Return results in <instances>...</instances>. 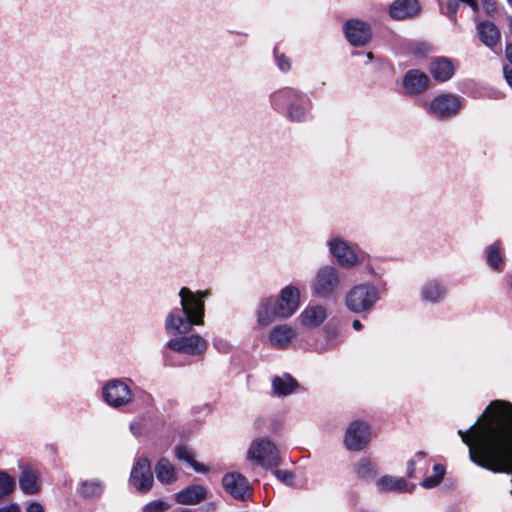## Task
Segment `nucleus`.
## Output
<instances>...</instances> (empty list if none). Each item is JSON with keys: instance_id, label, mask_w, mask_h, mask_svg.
Wrapping results in <instances>:
<instances>
[{"instance_id": "obj_1", "label": "nucleus", "mask_w": 512, "mask_h": 512, "mask_svg": "<svg viewBox=\"0 0 512 512\" xmlns=\"http://www.w3.org/2000/svg\"><path fill=\"white\" fill-rule=\"evenodd\" d=\"M458 435L473 463L493 472L512 473V403L492 401L468 431Z\"/></svg>"}, {"instance_id": "obj_2", "label": "nucleus", "mask_w": 512, "mask_h": 512, "mask_svg": "<svg viewBox=\"0 0 512 512\" xmlns=\"http://www.w3.org/2000/svg\"><path fill=\"white\" fill-rule=\"evenodd\" d=\"M208 291L193 292L187 287L179 291L181 309L174 308L165 318L164 327L168 335L188 334L193 326L204 324L205 302Z\"/></svg>"}, {"instance_id": "obj_3", "label": "nucleus", "mask_w": 512, "mask_h": 512, "mask_svg": "<svg viewBox=\"0 0 512 512\" xmlns=\"http://www.w3.org/2000/svg\"><path fill=\"white\" fill-rule=\"evenodd\" d=\"M270 101L274 107H286V116L293 122L304 121L310 109V100L305 94L292 88L275 91L271 94Z\"/></svg>"}, {"instance_id": "obj_4", "label": "nucleus", "mask_w": 512, "mask_h": 512, "mask_svg": "<svg viewBox=\"0 0 512 512\" xmlns=\"http://www.w3.org/2000/svg\"><path fill=\"white\" fill-rule=\"evenodd\" d=\"M378 291L368 284H359L351 288L345 296V305L354 313L370 311L378 300Z\"/></svg>"}, {"instance_id": "obj_5", "label": "nucleus", "mask_w": 512, "mask_h": 512, "mask_svg": "<svg viewBox=\"0 0 512 512\" xmlns=\"http://www.w3.org/2000/svg\"><path fill=\"white\" fill-rule=\"evenodd\" d=\"M340 284L341 277L338 269L326 265L317 271L312 290L316 296L326 299L337 293Z\"/></svg>"}, {"instance_id": "obj_6", "label": "nucleus", "mask_w": 512, "mask_h": 512, "mask_svg": "<svg viewBox=\"0 0 512 512\" xmlns=\"http://www.w3.org/2000/svg\"><path fill=\"white\" fill-rule=\"evenodd\" d=\"M248 459L264 468L276 467L280 464V450L271 441L261 438L253 441L248 450Z\"/></svg>"}, {"instance_id": "obj_7", "label": "nucleus", "mask_w": 512, "mask_h": 512, "mask_svg": "<svg viewBox=\"0 0 512 512\" xmlns=\"http://www.w3.org/2000/svg\"><path fill=\"white\" fill-rule=\"evenodd\" d=\"M175 338L166 343L172 351L189 356H201L208 349V342L199 334H177Z\"/></svg>"}, {"instance_id": "obj_8", "label": "nucleus", "mask_w": 512, "mask_h": 512, "mask_svg": "<svg viewBox=\"0 0 512 512\" xmlns=\"http://www.w3.org/2000/svg\"><path fill=\"white\" fill-rule=\"evenodd\" d=\"M104 401L113 408H121L132 402L133 394L124 381L120 379L109 380L102 388Z\"/></svg>"}, {"instance_id": "obj_9", "label": "nucleus", "mask_w": 512, "mask_h": 512, "mask_svg": "<svg viewBox=\"0 0 512 512\" xmlns=\"http://www.w3.org/2000/svg\"><path fill=\"white\" fill-rule=\"evenodd\" d=\"M330 253L338 264L344 268H352L363 261L364 255L357 252L343 239L335 237L328 242Z\"/></svg>"}, {"instance_id": "obj_10", "label": "nucleus", "mask_w": 512, "mask_h": 512, "mask_svg": "<svg viewBox=\"0 0 512 512\" xmlns=\"http://www.w3.org/2000/svg\"><path fill=\"white\" fill-rule=\"evenodd\" d=\"M371 438L370 427L367 423L355 420L346 430L344 444L350 451H360L367 446Z\"/></svg>"}, {"instance_id": "obj_11", "label": "nucleus", "mask_w": 512, "mask_h": 512, "mask_svg": "<svg viewBox=\"0 0 512 512\" xmlns=\"http://www.w3.org/2000/svg\"><path fill=\"white\" fill-rule=\"evenodd\" d=\"M460 108L461 99L459 96L441 94L431 101L428 112L439 119H446L455 116Z\"/></svg>"}, {"instance_id": "obj_12", "label": "nucleus", "mask_w": 512, "mask_h": 512, "mask_svg": "<svg viewBox=\"0 0 512 512\" xmlns=\"http://www.w3.org/2000/svg\"><path fill=\"white\" fill-rule=\"evenodd\" d=\"M154 479L151 471V463L145 458H139L134 464L131 475L130 483L139 492H147L151 489Z\"/></svg>"}, {"instance_id": "obj_13", "label": "nucleus", "mask_w": 512, "mask_h": 512, "mask_svg": "<svg viewBox=\"0 0 512 512\" xmlns=\"http://www.w3.org/2000/svg\"><path fill=\"white\" fill-rule=\"evenodd\" d=\"M275 301L278 307L279 317L282 319L289 318L299 308L300 291L296 286L287 285L280 291Z\"/></svg>"}, {"instance_id": "obj_14", "label": "nucleus", "mask_w": 512, "mask_h": 512, "mask_svg": "<svg viewBox=\"0 0 512 512\" xmlns=\"http://www.w3.org/2000/svg\"><path fill=\"white\" fill-rule=\"evenodd\" d=\"M344 32L348 42L353 46H364L372 37L370 25L359 19L348 20L344 24Z\"/></svg>"}, {"instance_id": "obj_15", "label": "nucleus", "mask_w": 512, "mask_h": 512, "mask_svg": "<svg viewBox=\"0 0 512 512\" xmlns=\"http://www.w3.org/2000/svg\"><path fill=\"white\" fill-rule=\"evenodd\" d=\"M224 489L234 498L244 500L251 495L248 480L239 473H229L222 480Z\"/></svg>"}, {"instance_id": "obj_16", "label": "nucleus", "mask_w": 512, "mask_h": 512, "mask_svg": "<svg viewBox=\"0 0 512 512\" xmlns=\"http://www.w3.org/2000/svg\"><path fill=\"white\" fill-rule=\"evenodd\" d=\"M296 329L287 324L275 326L268 335L269 344L275 349H286L296 337Z\"/></svg>"}, {"instance_id": "obj_17", "label": "nucleus", "mask_w": 512, "mask_h": 512, "mask_svg": "<svg viewBox=\"0 0 512 512\" xmlns=\"http://www.w3.org/2000/svg\"><path fill=\"white\" fill-rule=\"evenodd\" d=\"M327 318V310L322 305H308L298 316V321L305 328L319 327Z\"/></svg>"}, {"instance_id": "obj_18", "label": "nucleus", "mask_w": 512, "mask_h": 512, "mask_svg": "<svg viewBox=\"0 0 512 512\" xmlns=\"http://www.w3.org/2000/svg\"><path fill=\"white\" fill-rule=\"evenodd\" d=\"M429 82L425 73L419 70H410L404 77L403 86L410 94H420L428 88Z\"/></svg>"}, {"instance_id": "obj_19", "label": "nucleus", "mask_w": 512, "mask_h": 512, "mask_svg": "<svg viewBox=\"0 0 512 512\" xmlns=\"http://www.w3.org/2000/svg\"><path fill=\"white\" fill-rule=\"evenodd\" d=\"M256 315L257 322L261 326H268L280 318L275 299L272 297L262 299Z\"/></svg>"}, {"instance_id": "obj_20", "label": "nucleus", "mask_w": 512, "mask_h": 512, "mask_svg": "<svg viewBox=\"0 0 512 512\" xmlns=\"http://www.w3.org/2000/svg\"><path fill=\"white\" fill-rule=\"evenodd\" d=\"M420 11L417 0H395L389 9L391 18L396 20L405 19L416 15Z\"/></svg>"}, {"instance_id": "obj_21", "label": "nucleus", "mask_w": 512, "mask_h": 512, "mask_svg": "<svg viewBox=\"0 0 512 512\" xmlns=\"http://www.w3.org/2000/svg\"><path fill=\"white\" fill-rule=\"evenodd\" d=\"M207 491L202 485H191L175 495V501L182 505H195L204 500Z\"/></svg>"}, {"instance_id": "obj_22", "label": "nucleus", "mask_w": 512, "mask_h": 512, "mask_svg": "<svg viewBox=\"0 0 512 512\" xmlns=\"http://www.w3.org/2000/svg\"><path fill=\"white\" fill-rule=\"evenodd\" d=\"M454 66L448 58L439 57L430 64V73L437 81H447L454 75Z\"/></svg>"}, {"instance_id": "obj_23", "label": "nucleus", "mask_w": 512, "mask_h": 512, "mask_svg": "<svg viewBox=\"0 0 512 512\" xmlns=\"http://www.w3.org/2000/svg\"><path fill=\"white\" fill-rule=\"evenodd\" d=\"M488 266L495 271H503L505 265L504 251L500 241H496L485 249Z\"/></svg>"}, {"instance_id": "obj_24", "label": "nucleus", "mask_w": 512, "mask_h": 512, "mask_svg": "<svg viewBox=\"0 0 512 512\" xmlns=\"http://www.w3.org/2000/svg\"><path fill=\"white\" fill-rule=\"evenodd\" d=\"M445 295V287L435 279L427 281L421 288V299L426 302H439Z\"/></svg>"}, {"instance_id": "obj_25", "label": "nucleus", "mask_w": 512, "mask_h": 512, "mask_svg": "<svg viewBox=\"0 0 512 512\" xmlns=\"http://www.w3.org/2000/svg\"><path fill=\"white\" fill-rule=\"evenodd\" d=\"M477 31L480 40L487 47H494L500 40L499 29L490 21L480 22L477 25Z\"/></svg>"}, {"instance_id": "obj_26", "label": "nucleus", "mask_w": 512, "mask_h": 512, "mask_svg": "<svg viewBox=\"0 0 512 512\" xmlns=\"http://www.w3.org/2000/svg\"><path fill=\"white\" fill-rule=\"evenodd\" d=\"M377 487L381 491H408L411 492L414 488V485H409L404 478L401 477H393V476H383L379 478L376 482Z\"/></svg>"}, {"instance_id": "obj_27", "label": "nucleus", "mask_w": 512, "mask_h": 512, "mask_svg": "<svg viewBox=\"0 0 512 512\" xmlns=\"http://www.w3.org/2000/svg\"><path fill=\"white\" fill-rule=\"evenodd\" d=\"M273 390L279 396H286L291 394L297 387V381L290 375L285 374L273 379Z\"/></svg>"}, {"instance_id": "obj_28", "label": "nucleus", "mask_w": 512, "mask_h": 512, "mask_svg": "<svg viewBox=\"0 0 512 512\" xmlns=\"http://www.w3.org/2000/svg\"><path fill=\"white\" fill-rule=\"evenodd\" d=\"M155 473L157 479L163 484L171 483L177 478L174 466L165 458H162L157 462L155 466Z\"/></svg>"}, {"instance_id": "obj_29", "label": "nucleus", "mask_w": 512, "mask_h": 512, "mask_svg": "<svg viewBox=\"0 0 512 512\" xmlns=\"http://www.w3.org/2000/svg\"><path fill=\"white\" fill-rule=\"evenodd\" d=\"M19 483L22 491L26 494H35L40 489L38 475L29 469L23 470Z\"/></svg>"}, {"instance_id": "obj_30", "label": "nucleus", "mask_w": 512, "mask_h": 512, "mask_svg": "<svg viewBox=\"0 0 512 512\" xmlns=\"http://www.w3.org/2000/svg\"><path fill=\"white\" fill-rule=\"evenodd\" d=\"M355 471L359 478L371 480L377 475L376 466L366 458L361 459L355 467Z\"/></svg>"}, {"instance_id": "obj_31", "label": "nucleus", "mask_w": 512, "mask_h": 512, "mask_svg": "<svg viewBox=\"0 0 512 512\" xmlns=\"http://www.w3.org/2000/svg\"><path fill=\"white\" fill-rule=\"evenodd\" d=\"M433 471H434V474L425 478L421 483V485L426 489H431V488L438 486L444 478L445 467L443 465H441V464L434 465Z\"/></svg>"}, {"instance_id": "obj_32", "label": "nucleus", "mask_w": 512, "mask_h": 512, "mask_svg": "<svg viewBox=\"0 0 512 512\" xmlns=\"http://www.w3.org/2000/svg\"><path fill=\"white\" fill-rule=\"evenodd\" d=\"M102 485L99 481H84L81 485L80 493L82 496L90 498L99 496L102 493Z\"/></svg>"}, {"instance_id": "obj_33", "label": "nucleus", "mask_w": 512, "mask_h": 512, "mask_svg": "<svg viewBox=\"0 0 512 512\" xmlns=\"http://www.w3.org/2000/svg\"><path fill=\"white\" fill-rule=\"evenodd\" d=\"M15 482L13 478L6 473H0V498L9 494L14 488Z\"/></svg>"}, {"instance_id": "obj_34", "label": "nucleus", "mask_w": 512, "mask_h": 512, "mask_svg": "<svg viewBox=\"0 0 512 512\" xmlns=\"http://www.w3.org/2000/svg\"><path fill=\"white\" fill-rule=\"evenodd\" d=\"M170 508V504L163 500H155L146 504L143 512H165Z\"/></svg>"}, {"instance_id": "obj_35", "label": "nucleus", "mask_w": 512, "mask_h": 512, "mask_svg": "<svg viewBox=\"0 0 512 512\" xmlns=\"http://www.w3.org/2000/svg\"><path fill=\"white\" fill-rule=\"evenodd\" d=\"M175 456L182 461L187 462L189 465L194 460L192 450L187 446H177L175 448Z\"/></svg>"}, {"instance_id": "obj_36", "label": "nucleus", "mask_w": 512, "mask_h": 512, "mask_svg": "<svg viewBox=\"0 0 512 512\" xmlns=\"http://www.w3.org/2000/svg\"><path fill=\"white\" fill-rule=\"evenodd\" d=\"M275 476L277 479H279L281 482L290 485L293 482L294 475L292 472L287 470H275L274 471Z\"/></svg>"}, {"instance_id": "obj_37", "label": "nucleus", "mask_w": 512, "mask_h": 512, "mask_svg": "<svg viewBox=\"0 0 512 512\" xmlns=\"http://www.w3.org/2000/svg\"><path fill=\"white\" fill-rule=\"evenodd\" d=\"M276 62L280 70L288 71L291 67L290 61L283 54L276 55Z\"/></svg>"}, {"instance_id": "obj_38", "label": "nucleus", "mask_w": 512, "mask_h": 512, "mask_svg": "<svg viewBox=\"0 0 512 512\" xmlns=\"http://www.w3.org/2000/svg\"><path fill=\"white\" fill-rule=\"evenodd\" d=\"M130 431L133 433V435L140 436L141 433H142V425H141V423H138V422L131 423L130 424Z\"/></svg>"}, {"instance_id": "obj_39", "label": "nucleus", "mask_w": 512, "mask_h": 512, "mask_svg": "<svg viewBox=\"0 0 512 512\" xmlns=\"http://www.w3.org/2000/svg\"><path fill=\"white\" fill-rule=\"evenodd\" d=\"M190 466H191V467H192L196 472L204 473V472H206V471H207V468H206L203 464H201V463L197 462L195 459L191 462Z\"/></svg>"}, {"instance_id": "obj_40", "label": "nucleus", "mask_w": 512, "mask_h": 512, "mask_svg": "<svg viewBox=\"0 0 512 512\" xmlns=\"http://www.w3.org/2000/svg\"><path fill=\"white\" fill-rule=\"evenodd\" d=\"M503 72L507 83L512 87V68L510 66H505Z\"/></svg>"}, {"instance_id": "obj_41", "label": "nucleus", "mask_w": 512, "mask_h": 512, "mask_svg": "<svg viewBox=\"0 0 512 512\" xmlns=\"http://www.w3.org/2000/svg\"><path fill=\"white\" fill-rule=\"evenodd\" d=\"M458 7H459V4H458V2H457V1H455V0H450V1H448V3H447V9L449 10V12H450L451 14H455V13H456V11L458 10Z\"/></svg>"}, {"instance_id": "obj_42", "label": "nucleus", "mask_w": 512, "mask_h": 512, "mask_svg": "<svg viewBox=\"0 0 512 512\" xmlns=\"http://www.w3.org/2000/svg\"><path fill=\"white\" fill-rule=\"evenodd\" d=\"M414 472H415V462H414V460H409L407 463L408 477H410V478L414 477Z\"/></svg>"}, {"instance_id": "obj_43", "label": "nucleus", "mask_w": 512, "mask_h": 512, "mask_svg": "<svg viewBox=\"0 0 512 512\" xmlns=\"http://www.w3.org/2000/svg\"><path fill=\"white\" fill-rule=\"evenodd\" d=\"M26 512H44V511L40 504L32 503L27 507Z\"/></svg>"}, {"instance_id": "obj_44", "label": "nucleus", "mask_w": 512, "mask_h": 512, "mask_svg": "<svg viewBox=\"0 0 512 512\" xmlns=\"http://www.w3.org/2000/svg\"><path fill=\"white\" fill-rule=\"evenodd\" d=\"M505 54H506V58L509 61V65L508 66H510L512 68V44H508L506 46Z\"/></svg>"}, {"instance_id": "obj_45", "label": "nucleus", "mask_w": 512, "mask_h": 512, "mask_svg": "<svg viewBox=\"0 0 512 512\" xmlns=\"http://www.w3.org/2000/svg\"><path fill=\"white\" fill-rule=\"evenodd\" d=\"M0 512H20V509L17 505H10L0 508Z\"/></svg>"}, {"instance_id": "obj_46", "label": "nucleus", "mask_w": 512, "mask_h": 512, "mask_svg": "<svg viewBox=\"0 0 512 512\" xmlns=\"http://www.w3.org/2000/svg\"><path fill=\"white\" fill-rule=\"evenodd\" d=\"M352 326L355 330H360L362 328V323L359 320H354Z\"/></svg>"}, {"instance_id": "obj_47", "label": "nucleus", "mask_w": 512, "mask_h": 512, "mask_svg": "<svg viewBox=\"0 0 512 512\" xmlns=\"http://www.w3.org/2000/svg\"><path fill=\"white\" fill-rule=\"evenodd\" d=\"M417 456L425 457V456H426V453H425V452L420 451V452H418V453H417Z\"/></svg>"}, {"instance_id": "obj_48", "label": "nucleus", "mask_w": 512, "mask_h": 512, "mask_svg": "<svg viewBox=\"0 0 512 512\" xmlns=\"http://www.w3.org/2000/svg\"><path fill=\"white\" fill-rule=\"evenodd\" d=\"M367 58L371 60L373 58V54L371 52L367 53Z\"/></svg>"}, {"instance_id": "obj_49", "label": "nucleus", "mask_w": 512, "mask_h": 512, "mask_svg": "<svg viewBox=\"0 0 512 512\" xmlns=\"http://www.w3.org/2000/svg\"><path fill=\"white\" fill-rule=\"evenodd\" d=\"M483 3L489 4L490 0H482Z\"/></svg>"}, {"instance_id": "obj_50", "label": "nucleus", "mask_w": 512, "mask_h": 512, "mask_svg": "<svg viewBox=\"0 0 512 512\" xmlns=\"http://www.w3.org/2000/svg\"><path fill=\"white\" fill-rule=\"evenodd\" d=\"M507 2L509 3V5L512 7V0H507Z\"/></svg>"}]
</instances>
